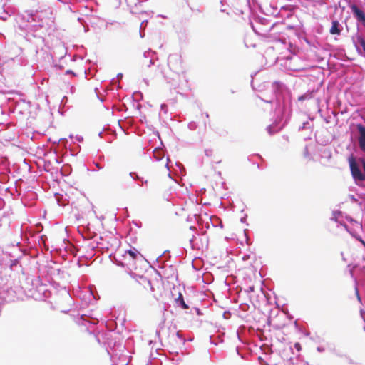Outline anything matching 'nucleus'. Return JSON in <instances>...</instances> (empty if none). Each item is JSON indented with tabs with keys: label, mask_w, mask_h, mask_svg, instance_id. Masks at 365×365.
<instances>
[{
	"label": "nucleus",
	"mask_w": 365,
	"mask_h": 365,
	"mask_svg": "<svg viewBox=\"0 0 365 365\" xmlns=\"http://www.w3.org/2000/svg\"><path fill=\"white\" fill-rule=\"evenodd\" d=\"M272 89L274 94L277 106L274 110V122L267 127L269 135H274L282 130L287 124L291 113L289 100L284 96L285 85L281 82L274 81L272 85Z\"/></svg>",
	"instance_id": "obj_1"
},
{
	"label": "nucleus",
	"mask_w": 365,
	"mask_h": 365,
	"mask_svg": "<svg viewBox=\"0 0 365 365\" xmlns=\"http://www.w3.org/2000/svg\"><path fill=\"white\" fill-rule=\"evenodd\" d=\"M21 19L27 23L26 27L28 31L25 39L35 46L36 52L38 53L45 44L44 36L46 32V28L41 19V13L37 11H26L22 14Z\"/></svg>",
	"instance_id": "obj_2"
},
{
	"label": "nucleus",
	"mask_w": 365,
	"mask_h": 365,
	"mask_svg": "<svg viewBox=\"0 0 365 365\" xmlns=\"http://www.w3.org/2000/svg\"><path fill=\"white\" fill-rule=\"evenodd\" d=\"M255 24H251L253 31L261 36H267L275 27L282 26V24L272 23L264 17L257 16L255 18Z\"/></svg>",
	"instance_id": "obj_3"
},
{
	"label": "nucleus",
	"mask_w": 365,
	"mask_h": 365,
	"mask_svg": "<svg viewBox=\"0 0 365 365\" xmlns=\"http://www.w3.org/2000/svg\"><path fill=\"white\" fill-rule=\"evenodd\" d=\"M349 163L351 175L356 183L359 185H361L365 182V173H362L360 165L352 155L349 158Z\"/></svg>",
	"instance_id": "obj_4"
},
{
	"label": "nucleus",
	"mask_w": 365,
	"mask_h": 365,
	"mask_svg": "<svg viewBox=\"0 0 365 365\" xmlns=\"http://www.w3.org/2000/svg\"><path fill=\"white\" fill-rule=\"evenodd\" d=\"M352 41L356 48L357 53L365 57V38L362 34L359 31L352 36Z\"/></svg>",
	"instance_id": "obj_5"
},
{
	"label": "nucleus",
	"mask_w": 365,
	"mask_h": 365,
	"mask_svg": "<svg viewBox=\"0 0 365 365\" xmlns=\"http://www.w3.org/2000/svg\"><path fill=\"white\" fill-rule=\"evenodd\" d=\"M76 322L80 325L85 326L86 329L88 330L98 324V319L97 318L91 317L89 315L83 314L79 318H77Z\"/></svg>",
	"instance_id": "obj_6"
},
{
	"label": "nucleus",
	"mask_w": 365,
	"mask_h": 365,
	"mask_svg": "<svg viewBox=\"0 0 365 365\" xmlns=\"http://www.w3.org/2000/svg\"><path fill=\"white\" fill-rule=\"evenodd\" d=\"M155 58H157L156 53L153 51L151 49H149L144 52L142 63L145 66L150 67L151 65L154 64Z\"/></svg>",
	"instance_id": "obj_7"
},
{
	"label": "nucleus",
	"mask_w": 365,
	"mask_h": 365,
	"mask_svg": "<svg viewBox=\"0 0 365 365\" xmlns=\"http://www.w3.org/2000/svg\"><path fill=\"white\" fill-rule=\"evenodd\" d=\"M351 10L354 17L356 21L361 23L365 27V13L364 11L359 8L356 5L353 4L351 6Z\"/></svg>",
	"instance_id": "obj_8"
},
{
	"label": "nucleus",
	"mask_w": 365,
	"mask_h": 365,
	"mask_svg": "<svg viewBox=\"0 0 365 365\" xmlns=\"http://www.w3.org/2000/svg\"><path fill=\"white\" fill-rule=\"evenodd\" d=\"M356 129L359 133L358 142L360 149L365 153V126L362 124H357Z\"/></svg>",
	"instance_id": "obj_9"
},
{
	"label": "nucleus",
	"mask_w": 365,
	"mask_h": 365,
	"mask_svg": "<svg viewBox=\"0 0 365 365\" xmlns=\"http://www.w3.org/2000/svg\"><path fill=\"white\" fill-rule=\"evenodd\" d=\"M170 340H173L176 346L180 348L182 347L187 341L181 331H178L175 334H173V336H170Z\"/></svg>",
	"instance_id": "obj_10"
},
{
	"label": "nucleus",
	"mask_w": 365,
	"mask_h": 365,
	"mask_svg": "<svg viewBox=\"0 0 365 365\" xmlns=\"http://www.w3.org/2000/svg\"><path fill=\"white\" fill-rule=\"evenodd\" d=\"M1 297L3 298L6 302L14 301L15 299V292L12 288L7 289L6 290L2 289L0 292Z\"/></svg>",
	"instance_id": "obj_11"
},
{
	"label": "nucleus",
	"mask_w": 365,
	"mask_h": 365,
	"mask_svg": "<svg viewBox=\"0 0 365 365\" xmlns=\"http://www.w3.org/2000/svg\"><path fill=\"white\" fill-rule=\"evenodd\" d=\"M4 257L8 258L9 255L7 254H5L2 252V253H0V266L2 264L8 265L9 264L10 267H12L13 265L16 264V263L18 262V258L12 259L11 257L9 259V262H6L4 259Z\"/></svg>",
	"instance_id": "obj_12"
},
{
	"label": "nucleus",
	"mask_w": 365,
	"mask_h": 365,
	"mask_svg": "<svg viewBox=\"0 0 365 365\" xmlns=\"http://www.w3.org/2000/svg\"><path fill=\"white\" fill-rule=\"evenodd\" d=\"M329 31L331 34L339 35L341 34V26L337 20H334L332 21Z\"/></svg>",
	"instance_id": "obj_13"
},
{
	"label": "nucleus",
	"mask_w": 365,
	"mask_h": 365,
	"mask_svg": "<svg viewBox=\"0 0 365 365\" xmlns=\"http://www.w3.org/2000/svg\"><path fill=\"white\" fill-rule=\"evenodd\" d=\"M314 90H308L306 93L298 97V101H304L305 100L312 99L314 97Z\"/></svg>",
	"instance_id": "obj_14"
},
{
	"label": "nucleus",
	"mask_w": 365,
	"mask_h": 365,
	"mask_svg": "<svg viewBox=\"0 0 365 365\" xmlns=\"http://www.w3.org/2000/svg\"><path fill=\"white\" fill-rule=\"evenodd\" d=\"M174 63H180V58L176 54L170 55L168 59V63L171 68H175L173 65Z\"/></svg>",
	"instance_id": "obj_15"
},
{
	"label": "nucleus",
	"mask_w": 365,
	"mask_h": 365,
	"mask_svg": "<svg viewBox=\"0 0 365 365\" xmlns=\"http://www.w3.org/2000/svg\"><path fill=\"white\" fill-rule=\"evenodd\" d=\"M153 157L158 161L162 160L164 157V152L162 149L156 148L153 151Z\"/></svg>",
	"instance_id": "obj_16"
},
{
	"label": "nucleus",
	"mask_w": 365,
	"mask_h": 365,
	"mask_svg": "<svg viewBox=\"0 0 365 365\" xmlns=\"http://www.w3.org/2000/svg\"><path fill=\"white\" fill-rule=\"evenodd\" d=\"M176 303L183 309H187L189 306L185 303L183 296L181 293L179 294L178 297L176 299Z\"/></svg>",
	"instance_id": "obj_17"
},
{
	"label": "nucleus",
	"mask_w": 365,
	"mask_h": 365,
	"mask_svg": "<svg viewBox=\"0 0 365 365\" xmlns=\"http://www.w3.org/2000/svg\"><path fill=\"white\" fill-rule=\"evenodd\" d=\"M312 124L309 120H307L305 122L302 123V125H299L298 128L299 131H302L303 130H311L312 129Z\"/></svg>",
	"instance_id": "obj_18"
},
{
	"label": "nucleus",
	"mask_w": 365,
	"mask_h": 365,
	"mask_svg": "<svg viewBox=\"0 0 365 365\" xmlns=\"http://www.w3.org/2000/svg\"><path fill=\"white\" fill-rule=\"evenodd\" d=\"M341 215V212L339 211V210H335V211H333L332 212V216L330 218V220L331 221H334L336 222H339L338 221V217Z\"/></svg>",
	"instance_id": "obj_19"
},
{
	"label": "nucleus",
	"mask_w": 365,
	"mask_h": 365,
	"mask_svg": "<svg viewBox=\"0 0 365 365\" xmlns=\"http://www.w3.org/2000/svg\"><path fill=\"white\" fill-rule=\"evenodd\" d=\"M127 253L133 258V259H135L137 255L139 254L138 251L136 250V249H133V250H128L127 251Z\"/></svg>",
	"instance_id": "obj_20"
},
{
	"label": "nucleus",
	"mask_w": 365,
	"mask_h": 365,
	"mask_svg": "<svg viewBox=\"0 0 365 365\" xmlns=\"http://www.w3.org/2000/svg\"><path fill=\"white\" fill-rule=\"evenodd\" d=\"M187 127L190 130H195L197 128V124L195 121H191L188 123Z\"/></svg>",
	"instance_id": "obj_21"
},
{
	"label": "nucleus",
	"mask_w": 365,
	"mask_h": 365,
	"mask_svg": "<svg viewBox=\"0 0 365 365\" xmlns=\"http://www.w3.org/2000/svg\"><path fill=\"white\" fill-rule=\"evenodd\" d=\"M129 175L135 180H138V179H140V176L135 172H130Z\"/></svg>",
	"instance_id": "obj_22"
},
{
	"label": "nucleus",
	"mask_w": 365,
	"mask_h": 365,
	"mask_svg": "<svg viewBox=\"0 0 365 365\" xmlns=\"http://www.w3.org/2000/svg\"><path fill=\"white\" fill-rule=\"evenodd\" d=\"M231 314H231V312H230V311H225V312H223V315H222V316H223V318H224L225 319H230V318Z\"/></svg>",
	"instance_id": "obj_23"
},
{
	"label": "nucleus",
	"mask_w": 365,
	"mask_h": 365,
	"mask_svg": "<svg viewBox=\"0 0 365 365\" xmlns=\"http://www.w3.org/2000/svg\"><path fill=\"white\" fill-rule=\"evenodd\" d=\"M340 226H342L347 232L351 233L349 229V226L345 222H339Z\"/></svg>",
	"instance_id": "obj_24"
},
{
	"label": "nucleus",
	"mask_w": 365,
	"mask_h": 365,
	"mask_svg": "<svg viewBox=\"0 0 365 365\" xmlns=\"http://www.w3.org/2000/svg\"><path fill=\"white\" fill-rule=\"evenodd\" d=\"M204 152L205 155L207 157H210L212 155V150L211 149H205Z\"/></svg>",
	"instance_id": "obj_25"
},
{
	"label": "nucleus",
	"mask_w": 365,
	"mask_h": 365,
	"mask_svg": "<svg viewBox=\"0 0 365 365\" xmlns=\"http://www.w3.org/2000/svg\"><path fill=\"white\" fill-rule=\"evenodd\" d=\"M141 279L144 282H146L151 288V289H153V287H152V285H151V282L149 279H148L147 278L145 277H141Z\"/></svg>",
	"instance_id": "obj_26"
},
{
	"label": "nucleus",
	"mask_w": 365,
	"mask_h": 365,
	"mask_svg": "<svg viewBox=\"0 0 365 365\" xmlns=\"http://www.w3.org/2000/svg\"><path fill=\"white\" fill-rule=\"evenodd\" d=\"M294 348L297 350V351H300L302 349L301 344L299 342H296L294 345Z\"/></svg>",
	"instance_id": "obj_27"
},
{
	"label": "nucleus",
	"mask_w": 365,
	"mask_h": 365,
	"mask_svg": "<svg viewBox=\"0 0 365 365\" xmlns=\"http://www.w3.org/2000/svg\"><path fill=\"white\" fill-rule=\"evenodd\" d=\"M138 181H140L141 182V184H140V185H141V186L145 185V184H147V182H148V180H144V178H142V177H140V179H138Z\"/></svg>",
	"instance_id": "obj_28"
},
{
	"label": "nucleus",
	"mask_w": 365,
	"mask_h": 365,
	"mask_svg": "<svg viewBox=\"0 0 365 365\" xmlns=\"http://www.w3.org/2000/svg\"><path fill=\"white\" fill-rule=\"evenodd\" d=\"M254 291V287L253 286H250L247 287V289H246L245 290V292L247 293H250V292H252Z\"/></svg>",
	"instance_id": "obj_29"
},
{
	"label": "nucleus",
	"mask_w": 365,
	"mask_h": 365,
	"mask_svg": "<svg viewBox=\"0 0 365 365\" xmlns=\"http://www.w3.org/2000/svg\"><path fill=\"white\" fill-rule=\"evenodd\" d=\"M163 325H164V322H162L159 324V327H158V329H157V331H156V334H157L158 336H160V328L161 327H163Z\"/></svg>",
	"instance_id": "obj_30"
},
{
	"label": "nucleus",
	"mask_w": 365,
	"mask_h": 365,
	"mask_svg": "<svg viewBox=\"0 0 365 365\" xmlns=\"http://www.w3.org/2000/svg\"><path fill=\"white\" fill-rule=\"evenodd\" d=\"M355 292H356V295L357 297L358 300L360 302L361 301V297L359 295V289H358L357 287H355Z\"/></svg>",
	"instance_id": "obj_31"
},
{
	"label": "nucleus",
	"mask_w": 365,
	"mask_h": 365,
	"mask_svg": "<svg viewBox=\"0 0 365 365\" xmlns=\"http://www.w3.org/2000/svg\"><path fill=\"white\" fill-rule=\"evenodd\" d=\"M355 292H356V295L357 297L358 300L360 302L361 301V297L359 295V289H358L357 287H355Z\"/></svg>",
	"instance_id": "obj_32"
},
{
	"label": "nucleus",
	"mask_w": 365,
	"mask_h": 365,
	"mask_svg": "<svg viewBox=\"0 0 365 365\" xmlns=\"http://www.w3.org/2000/svg\"><path fill=\"white\" fill-rule=\"evenodd\" d=\"M356 239H357L361 243L364 245L365 247V241L362 240V238L360 236L356 237Z\"/></svg>",
	"instance_id": "obj_33"
},
{
	"label": "nucleus",
	"mask_w": 365,
	"mask_h": 365,
	"mask_svg": "<svg viewBox=\"0 0 365 365\" xmlns=\"http://www.w3.org/2000/svg\"><path fill=\"white\" fill-rule=\"evenodd\" d=\"M195 239V237L193 235L192 237L190 240V242L191 244L192 248H195V245L193 244V241Z\"/></svg>",
	"instance_id": "obj_34"
},
{
	"label": "nucleus",
	"mask_w": 365,
	"mask_h": 365,
	"mask_svg": "<svg viewBox=\"0 0 365 365\" xmlns=\"http://www.w3.org/2000/svg\"><path fill=\"white\" fill-rule=\"evenodd\" d=\"M147 24H148V20H144V21H142V23H141V24H140V29H142V28H143V26H146Z\"/></svg>",
	"instance_id": "obj_35"
},
{
	"label": "nucleus",
	"mask_w": 365,
	"mask_h": 365,
	"mask_svg": "<svg viewBox=\"0 0 365 365\" xmlns=\"http://www.w3.org/2000/svg\"><path fill=\"white\" fill-rule=\"evenodd\" d=\"M94 165H95V166H96L98 169H99V170H101V169H103V166H101L98 163H94Z\"/></svg>",
	"instance_id": "obj_36"
},
{
	"label": "nucleus",
	"mask_w": 365,
	"mask_h": 365,
	"mask_svg": "<svg viewBox=\"0 0 365 365\" xmlns=\"http://www.w3.org/2000/svg\"><path fill=\"white\" fill-rule=\"evenodd\" d=\"M76 140H77L78 142H81V141H83V137H82V136H81V135H76Z\"/></svg>",
	"instance_id": "obj_37"
},
{
	"label": "nucleus",
	"mask_w": 365,
	"mask_h": 365,
	"mask_svg": "<svg viewBox=\"0 0 365 365\" xmlns=\"http://www.w3.org/2000/svg\"><path fill=\"white\" fill-rule=\"evenodd\" d=\"M66 74H72V75H73V76H76V74H75V73H74L71 70H67V71H66Z\"/></svg>",
	"instance_id": "obj_38"
},
{
	"label": "nucleus",
	"mask_w": 365,
	"mask_h": 365,
	"mask_svg": "<svg viewBox=\"0 0 365 365\" xmlns=\"http://www.w3.org/2000/svg\"><path fill=\"white\" fill-rule=\"evenodd\" d=\"M194 309L196 312L197 315H200L201 314L200 309L195 307Z\"/></svg>",
	"instance_id": "obj_39"
},
{
	"label": "nucleus",
	"mask_w": 365,
	"mask_h": 365,
	"mask_svg": "<svg viewBox=\"0 0 365 365\" xmlns=\"http://www.w3.org/2000/svg\"><path fill=\"white\" fill-rule=\"evenodd\" d=\"M0 19L4 20V21H6L7 19V16H0Z\"/></svg>",
	"instance_id": "obj_40"
},
{
	"label": "nucleus",
	"mask_w": 365,
	"mask_h": 365,
	"mask_svg": "<svg viewBox=\"0 0 365 365\" xmlns=\"http://www.w3.org/2000/svg\"><path fill=\"white\" fill-rule=\"evenodd\" d=\"M170 162V159L167 158V163L165 164V167L169 170L168 163Z\"/></svg>",
	"instance_id": "obj_41"
},
{
	"label": "nucleus",
	"mask_w": 365,
	"mask_h": 365,
	"mask_svg": "<svg viewBox=\"0 0 365 365\" xmlns=\"http://www.w3.org/2000/svg\"><path fill=\"white\" fill-rule=\"evenodd\" d=\"M240 221H241L242 222H243V223H244V222H245V221H246V216H245V217H242V218H241V220H240Z\"/></svg>",
	"instance_id": "obj_42"
},
{
	"label": "nucleus",
	"mask_w": 365,
	"mask_h": 365,
	"mask_svg": "<svg viewBox=\"0 0 365 365\" xmlns=\"http://www.w3.org/2000/svg\"><path fill=\"white\" fill-rule=\"evenodd\" d=\"M210 341H211L212 344H213L215 345H217V342L212 341V336H210Z\"/></svg>",
	"instance_id": "obj_43"
},
{
	"label": "nucleus",
	"mask_w": 365,
	"mask_h": 365,
	"mask_svg": "<svg viewBox=\"0 0 365 365\" xmlns=\"http://www.w3.org/2000/svg\"><path fill=\"white\" fill-rule=\"evenodd\" d=\"M2 38H5V36L2 33H0V41H1Z\"/></svg>",
	"instance_id": "obj_44"
},
{
	"label": "nucleus",
	"mask_w": 365,
	"mask_h": 365,
	"mask_svg": "<svg viewBox=\"0 0 365 365\" xmlns=\"http://www.w3.org/2000/svg\"><path fill=\"white\" fill-rule=\"evenodd\" d=\"M90 292H91V294L93 295V298H94V299H96V297H95V295H94V293H93V290H92V289H91V288H90Z\"/></svg>",
	"instance_id": "obj_45"
},
{
	"label": "nucleus",
	"mask_w": 365,
	"mask_h": 365,
	"mask_svg": "<svg viewBox=\"0 0 365 365\" xmlns=\"http://www.w3.org/2000/svg\"><path fill=\"white\" fill-rule=\"evenodd\" d=\"M176 165H177L178 167H179L180 168L182 166V165L180 163H179V162H177V163H176Z\"/></svg>",
	"instance_id": "obj_46"
},
{
	"label": "nucleus",
	"mask_w": 365,
	"mask_h": 365,
	"mask_svg": "<svg viewBox=\"0 0 365 365\" xmlns=\"http://www.w3.org/2000/svg\"><path fill=\"white\" fill-rule=\"evenodd\" d=\"M283 138L287 141L289 140V137L287 135H283Z\"/></svg>",
	"instance_id": "obj_47"
},
{
	"label": "nucleus",
	"mask_w": 365,
	"mask_h": 365,
	"mask_svg": "<svg viewBox=\"0 0 365 365\" xmlns=\"http://www.w3.org/2000/svg\"><path fill=\"white\" fill-rule=\"evenodd\" d=\"M263 101L267 102V103H272V101H273L272 99H270V100H263Z\"/></svg>",
	"instance_id": "obj_48"
},
{
	"label": "nucleus",
	"mask_w": 365,
	"mask_h": 365,
	"mask_svg": "<svg viewBox=\"0 0 365 365\" xmlns=\"http://www.w3.org/2000/svg\"><path fill=\"white\" fill-rule=\"evenodd\" d=\"M248 258H249V255H245V256L242 257L243 260H246V259H247Z\"/></svg>",
	"instance_id": "obj_49"
},
{
	"label": "nucleus",
	"mask_w": 365,
	"mask_h": 365,
	"mask_svg": "<svg viewBox=\"0 0 365 365\" xmlns=\"http://www.w3.org/2000/svg\"><path fill=\"white\" fill-rule=\"evenodd\" d=\"M220 4L222 5H224L225 4H226L225 0H220Z\"/></svg>",
	"instance_id": "obj_50"
},
{
	"label": "nucleus",
	"mask_w": 365,
	"mask_h": 365,
	"mask_svg": "<svg viewBox=\"0 0 365 365\" xmlns=\"http://www.w3.org/2000/svg\"><path fill=\"white\" fill-rule=\"evenodd\" d=\"M117 77L119 78H122L123 77V74L122 73H118L117 75Z\"/></svg>",
	"instance_id": "obj_51"
},
{
	"label": "nucleus",
	"mask_w": 365,
	"mask_h": 365,
	"mask_svg": "<svg viewBox=\"0 0 365 365\" xmlns=\"http://www.w3.org/2000/svg\"><path fill=\"white\" fill-rule=\"evenodd\" d=\"M190 229L192 230H195L196 228L194 226H190Z\"/></svg>",
	"instance_id": "obj_52"
},
{
	"label": "nucleus",
	"mask_w": 365,
	"mask_h": 365,
	"mask_svg": "<svg viewBox=\"0 0 365 365\" xmlns=\"http://www.w3.org/2000/svg\"><path fill=\"white\" fill-rule=\"evenodd\" d=\"M142 29H140V36L143 38V33H142Z\"/></svg>",
	"instance_id": "obj_53"
},
{
	"label": "nucleus",
	"mask_w": 365,
	"mask_h": 365,
	"mask_svg": "<svg viewBox=\"0 0 365 365\" xmlns=\"http://www.w3.org/2000/svg\"><path fill=\"white\" fill-rule=\"evenodd\" d=\"M205 117L209 118V114L207 113H205Z\"/></svg>",
	"instance_id": "obj_54"
},
{
	"label": "nucleus",
	"mask_w": 365,
	"mask_h": 365,
	"mask_svg": "<svg viewBox=\"0 0 365 365\" xmlns=\"http://www.w3.org/2000/svg\"><path fill=\"white\" fill-rule=\"evenodd\" d=\"M317 350H318L319 351H322V349H321L320 347H318V348H317Z\"/></svg>",
	"instance_id": "obj_55"
},
{
	"label": "nucleus",
	"mask_w": 365,
	"mask_h": 365,
	"mask_svg": "<svg viewBox=\"0 0 365 365\" xmlns=\"http://www.w3.org/2000/svg\"><path fill=\"white\" fill-rule=\"evenodd\" d=\"M44 237L45 236H43V235L41 236V240H43Z\"/></svg>",
	"instance_id": "obj_56"
},
{
	"label": "nucleus",
	"mask_w": 365,
	"mask_h": 365,
	"mask_svg": "<svg viewBox=\"0 0 365 365\" xmlns=\"http://www.w3.org/2000/svg\"><path fill=\"white\" fill-rule=\"evenodd\" d=\"M220 11H221V12H225V10L222 9H220Z\"/></svg>",
	"instance_id": "obj_57"
},
{
	"label": "nucleus",
	"mask_w": 365,
	"mask_h": 365,
	"mask_svg": "<svg viewBox=\"0 0 365 365\" xmlns=\"http://www.w3.org/2000/svg\"><path fill=\"white\" fill-rule=\"evenodd\" d=\"M64 99H67L66 96H64L62 101L64 100Z\"/></svg>",
	"instance_id": "obj_58"
},
{
	"label": "nucleus",
	"mask_w": 365,
	"mask_h": 365,
	"mask_svg": "<svg viewBox=\"0 0 365 365\" xmlns=\"http://www.w3.org/2000/svg\"><path fill=\"white\" fill-rule=\"evenodd\" d=\"M307 154V148H306V152H305V155Z\"/></svg>",
	"instance_id": "obj_59"
},
{
	"label": "nucleus",
	"mask_w": 365,
	"mask_h": 365,
	"mask_svg": "<svg viewBox=\"0 0 365 365\" xmlns=\"http://www.w3.org/2000/svg\"><path fill=\"white\" fill-rule=\"evenodd\" d=\"M98 135H99V136H101L102 133H101V132H100Z\"/></svg>",
	"instance_id": "obj_60"
},
{
	"label": "nucleus",
	"mask_w": 365,
	"mask_h": 365,
	"mask_svg": "<svg viewBox=\"0 0 365 365\" xmlns=\"http://www.w3.org/2000/svg\"><path fill=\"white\" fill-rule=\"evenodd\" d=\"M93 330L89 331L90 334L93 333Z\"/></svg>",
	"instance_id": "obj_61"
}]
</instances>
